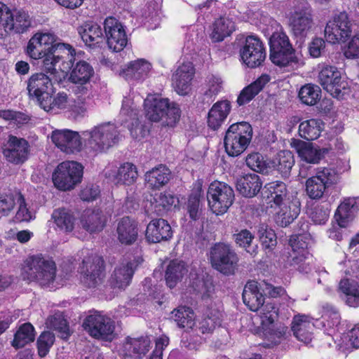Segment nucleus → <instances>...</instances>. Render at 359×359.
<instances>
[{
    "instance_id": "1",
    "label": "nucleus",
    "mask_w": 359,
    "mask_h": 359,
    "mask_svg": "<svg viewBox=\"0 0 359 359\" xmlns=\"http://www.w3.org/2000/svg\"><path fill=\"white\" fill-rule=\"evenodd\" d=\"M58 50H62L65 57L57 65L58 73L55 76V81H62L70 70L69 81L75 84L73 90L80 95H88L90 90V79L94 75L93 67L81 58V53H76L75 49L69 43L58 45Z\"/></svg>"
},
{
    "instance_id": "2",
    "label": "nucleus",
    "mask_w": 359,
    "mask_h": 359,
    "mask_svg": "<svg viewBox=\"0 0 359 359\" xmlns=\"http://www.w3.org/2000/svg\"><path fill=\"white\" fill-rule=\"evenodd\" d=\"M56 36L51 33H36L29 41L27 53L34 60H41V69L53 71L65 57L62 50H58Z\"/></svg>"
},
{
    "instance_id": "3",
    "label": "nucleus",
    "mask_w": 359,
    "mask_h": 359,
    "mask_svg": "<svg viewBox=\"0 0 359 359\" xmlns=\"http://www.w3.org/2000/svg\"><path fill=\"white\" fill-rule=\"evenodd\" d=\"M86 151L96 156L105 152L116 144L119 133L116 126L111 123H102L82 133Z\"/></svg>"
},
{
    "instance_id": "4",
    "label": "nucleus",
    "mask_w": 359,
    "mask_h": 359,
    "mask_svg": "<svg viewBox=\"0 0 359 359\" xmlns=\"http://www.w3.org/2000/svg\"><path fill=\"white\" fill-rule=\"evenodd\" d=\"M56 265L53 259L41 254L32 255L24 262V280L37 281L41 285L54 288Z\"/></svg>"
},
{
    "instance_id": "5",
    "label": "nucleus",
    "mask_w": 359,
    "mask_h": 359,
    "mask_svg": "<svg viewBox=\"0 0 359 359\" xmlns=\"http://www.w3.org/2000/svg\"><path fill=\"white\" fill-rule=\"evenodd\" d=\"M146 116L153 122L162 121L163 124L173 127L180 121L179 105L167 98L147 97L144 100Z\"/></svg>"
},
{
    "instance_id": "6",
    "label": "nucleus",
    "mask_w": 359,
    "mask_h": 359,
    "mask_svg": "<svg viewBox=\"0 0 359 359\" xmlns=\"http://www.w3.org/2000/svg\"><path fill=\"white\" fill-rule=\"evenodd\" d=\"M252 138V128L248 122L233 123L226 132L224 143L226 153L238 156L249 146Z\"/></svg>"
},
{
    "instance_id": "7",
    "label": "nucleus",
    "mask_w": 359,
    "mask_h": 359,
    "mask_svg": "<svg viewBox=\"0 0 359 359\" xmlns=\"http://www.w3.org/2000/svg\"><path fill=\"white\" fill-rule=\"evenodd\" d=\"M212 266L224 275H232L237 269L239 258L232 246L224 243H215L210 250Z\"/></svg>"
},
{
    "instance_id": "8",
    "label": "nucleus",
    "mask_w": 359,
    "mask_h": 359,
    "mask_svg": "<svg viewBox=\"0 0 359 359\" xmlns=\"http://www.w3.org/2000/svg\"><path fill=\"white\" fill-rule=\"evenodd\" d=\"M270 60L276 65L286 67L297 62L295 50L283 32H276L269 38Z\"/></svg>"
},
{
    "instance_id": "9",
    "label": "nucleus",
    "mask_w": 359,
    "mask_h": 359,
    "mask_svg": "<svg viewBox=\"0 0 359 359\" xmlns=\"http://www.w3.org/2000/svg\"><path fill=\"white\" fill-rule=\"evenodd\" d=\"M234 196L233 189L219 181L212 182L207 191L208 205L216 215L225 213L233 204Z\"/></svg>"
},
{
    "instance_id": "10",
    "label": "nucleus",
    "mask_w": 359,
    "mask_h": 359,
    "mask_svg": "<svg viewBox=\"0 0 359 359\" xmlns=\"http://www.w3.org/2000/svg\"><path fill=\"white\" fill-rule=\"evenodd\" d=\"M83 166L75 161L60 163L53 174V182L56 188L62 191L71 190L81 182Z\"/></svg>"
},
{
    "instance_id": "11",
    "label": "nucleus",
    "mask_w": 359,
    "mask_h": 359,
    "mask_svg": "<svg viewBox=\"0 0 359 359\" xmlns=\"http://www.w3.org/2000/svg\"><path fill=\"white\" fill-rule=\"evenodd\" d=\"M339 175L332 168H318L316 175L307 179L306 192L308 196L314 200L323 197L327 189L338 181Z\"/></svg>"
},
{
    "instance_id": "12",
    "label": "nucleus",
    "mask_w": 359,
    "mask_h": 359,
    "mask_svg": "<svg viewBox=\"0 0 359 359\" xmlns=\"http://www.w3.org/2000/svg\"><path fill=\"white\" fill-rule=\"evenodd\" d=\"M43 70L49 75L43 73L36 74L29 79L27 83V90L29 97L35 99L39 105H41V101L45 100L44 94L53 95L54 93L53 83L61 82L55 81L54 79L58 73L57 67H55V69L53 71Z\"/></svg>"
},
{
    "instance_id": "13",
    "label": "nucleus",
    "mask_w": 359,
    "mask_h": 359,
    "mask_svg": "<svg viewBox=\"0 0 359 359\" xmlns=\"http://www.w3.org/2000/svg\"><path fill=\"white\" fill-rule=\"evenodd\" d=\"M81 282L88 287H94L104 276V262L95 254L85 257L79 266Z\"/></svg>"
},
{
    "instance_id": "14",
    "label": "nucleus",
    "mask_w": 359,
    "mask_h": 359,
    "mask_svg": "<svg viewBox=\"0 0 359 359\" xmlns=\"http://www.w3.org/2000/svg\"><path fill=\"white\" fill-rule=\"evenodd\" d=\"M83 327L96 339L111 341L114 337V322L99 312L88 316L83 323Z\"/></svg>"
},
{
    "instance_id": "15",
    "label": "nucleus",
    "mask_w": 359,
    "mask_h": 359,
    "mask_svg": "<svg viewBox=\"0 0 359 359\" xmlns=\"http://www.w3.org/2000/svg\"><path fill=\"white\" fill-rule=\"evenodd\" d=\"M103 26L109 49L115 53L122 51L128 41L126 27L114 17H107L103 22Z\"/></svg>"
},
{
    "instance_id": "16",
    "label": "nucleus",
    "mask_w": 359,
    "mask_h": 359,
    "mask_svg": "<svg viewBox=\"0 0 359 359\" xmlns=\"http://www.w3.org/2000/svg\"><path fill=\"white\" fill-rule=\"evenodd\" d=\"M142 262L143 259L140 256L124 257L111 276V286L123 290L127 287L131 283L135 271Z\"/></svg>"
},
{
    "instance_id": "17",
    "label": "nucleus",
    "mask_w": 359,
    "mask_h": 359,
    "mask_svg": "<svg viewBox=\"0 0 359 359\" xmlns=\"http://www.w3.org/2000/svg\"><path fill=\"white\" fill-rule=\"evenodd\" d=\"M242 62L250 68L260 66L264 61L266 53L262 41L255 35L245 38L244 44L240 49Z\"/></svg>"
},
{
    "instance_id": "18",
    "label": "nucleus",
    "mask_w": 359,
    "mask_h": 359,
    "mask_svg": "<svg viewBox=\"0 0 359 359\" xmlns=\"http://www.w3.org/2000/svg\"><path fill=\"white\" fill-rule=\"evenodd\" d=\"M318 80L323 88L338 99L344 95L347 83L342 79L341 72L332 65H324L318 74Z\"/></svg>"
},
{
    "instance_id": "19",
    "label": "nucleus",
    "mask_w": 359,
    "mask_h": 359,
    "mask_svg": "<svg viewBox=\"0 0 359 359\" xmlns=\"http://www.w3.org/2000/svg\"><path fill=\"white\" fill-rule=\"evenodd\" d=\"M299 3L290 18V25L295 36L305 37L313 25L311 9L310 6L303 0H294L293 4Z\"/></svg>"
},
{
    "instance_id": "20",
    "label": "nucleus",
    "mask_w": 359,
    "mask_h": 359,
    "mask_svg": "<svg viewBox=\"0 0 359 359\" xmlns=\"http://www.w3.org/2000/svg\"><path fill=\"white\" fill-rule=\"evenodd\" d=\"M351 33V24L346 13L341 12L325 29V36L331 43L344 41Z\"/></svg>"
},
{
    "instance_id": "21",
    "label": "nucleus",
    "mask_w": 359,
    "mask_h": 359,
    "mask_svg": "<svg viewBox=\"0 0 359 359\" xmlns=\"http://www.w3.org/2000/svg\"><path fill=\"white\" fill-rule=\"evenodd\" d=\"M139 111L138 107L133 100L123 99L120 116L123 118V123L126 124L131 135L135 139L144 136L143 127L138 118Z\"/></svg>"
},
{
    "instance_id": "22",
    "label": "nucleus",
    "mask_w": 359,
    "mask_h": 359,
    "mask_svg": "<svg viewBox=\"0 0 359 359\" xmlns=\"http://www.w3.org/2000/svg\"><path fill=\"white\" fill-rule=\"evenodd\" d=\"M149 345L147 337H128L118 348V353L123 359H140L148 352Z\"/></svg>"
},
{
    "instance_id": "23",
    "label": "nucleus",
    "mask_w": 359,
    "mask_h": 359,
    "mask_svg": "<svg viewBox=\"0 0 359 359\" xmlns=\"http://www.w3.org/2000/svg\"><path fill=\"white\" fill-rule=\"evenodd\" d=\"M53 142L61 151L67 154L79 151L81 149V136L70 130H55L51 133Z\"/></svg>"
},
{
    "instance_id": "24",
    "label": "nucleus",
    "mask_w": 359,
    "mask_h": 359,
    "mask_svg": "<svg viewBox=\"0 0 359 359\" xmlns=\"http://www.w3.org/2000/svg\"><path fill=\"white\" fill-rule=\"evenodd\" d=\"M276 206L278 208V210L275 213L274 219L281 227L290 224L300 213L301 203L297 197H291L290 200Z\"/></svg>"
},
{
    "instance_id": "25",
    "label": "nucleus",
    "mask_w": 359,
    "mask_h": 359,
    "mask_svg": "<svg viewBox=\"0 0 359 359\" xmlns=\"http://www.w3.org/2000/svg\"><path fill=\"white\" fill-rule=\"evenodd\" d=\"M194 75V68L190 62L182 64L177 69L172 77V85L177 94H188Z\"/></svg>"
},
{
    "instance_id": "26",
    "label": "nucleus",
    "mask_w": 359,
    "mask_h": 359,
    "mask_svg": "<svg viewBox=\"0 0 359 359\" xmlns=\"http://www.w3.org/2000/svg\"><path fill=\"white\" fill-rule=\"evenodd\" d=\"M107 221V215L99 208L86 209L80 217L81 226L90 233L102 231Z\"/></svg>"
},
{
    "instance_id": "27",
    "label": "nucleus",
    "mask_w": 359,
    "mask_h": 359,
    "mask_svg": "<svg viewBox=\"0 0 359 359\" xmlns=\"http://www.w3.org/2000/svg\"><path fill=\"white\" fill-rule=\"evenodd\" d=\"M151 64L145 59H137L130 62L122 70V76L128 81L142 82L149 76Z\"/></svg>"
},
{
    "instance_id": "28",
    "label": "nucleus",
    "mask_w": 359,
    "mask_h": 359,
    "mask_svg": "<svg viewBox=\"0 0 359 359\" xmlns=\"http://www.w3.org/2000/svg\"><path fill=\"white\" fill-rule=\"evenodd\" d=\"M172 235L170 225L163 219H153L147 225L146 238L150 243H156L167 241L172 237Z\"/></svg>"
},
{
    "instance_id": "29",
    "label": "nucleus",
    "mask_w": 359,
    "mask_h": 359,
    "mask_svg": "<svg viewBox=\"0 0 359 359\" xmlns=\"http://www.w3.org/2000/svg\"><path fill=\"white\" fill-rule=\"evenodd\" d=\"M262 285L255 280H250L245 285L243 292V303L252 311H257L264 303Z\"/></svg>"
},
{
    "instance_id": "30",
    "label": "nucleus",
    "mask_w": 359,
    "mask_h": 359,
    "mask_svg": "<svg viewBox=\"0 0 359 359\" xmlns=\"http://www.w3.org/2000/svg\"><path fill=\"white\" fill-rule=\"evenodd\" d=\"M231 102L227 100L215 102L208 114V126L212 130H217L224 122L231 111Z\"/></svg>"
},
{
    "instance_id": "31",
    "label": "nucleus",
    "mask_w": 359,
    "mask_h": 359,
    "mask_svg": "<svg viewBox=\"0 0 359 359\" xmlns=\"http://www.w3.org/2000/svg\"><path fill=\"white\" fill-rule=\"evenodd\" d=\"M262 187L259 176L255 173L243 175L237 180L236 188L243 196L252 198L255 196Z\"/></svg>"
},
{
    "instance_id": "32",
    "label": "nucleus",
    "mask_w": 359,
    "mask_h": 359,
    "mask_svg": "<svg viewBox=\"0 0 359 359\" xmlns=\"http://www.w3.org/2000/svg\"><path fill=\"white\" fill-rule=\"evenodd\" d=\"M359 210V201L356 198H348L341 203L334 215L339 226L342 228L348 226L353 219L355 213Z\"/></svg>"
},
{
    "instance_id": "33",
    "label": "nucleus",
    "mask_w": 359,
    "mask_h": 359,
    "mask_svg": "<svg viewBox=\"0 0 359 359\" xmlns=\"http://www.w3.org/2000/svg\"><path fill=\"white\" fill-rule=\"evenodd\" d=\"M77 30L83 41L90 47H95L102 41V29L96 22H86Z\"/></svg>"
},
{
    "instance_id": "34",
    "label": "nucleus",
    "mask_w": 359,
    "mask_h": 359,
    "mask_svg": "<svg viewBox=\"0 0 359 359\" xmlns=\"http://www.w3.org/2000/svg\"><path fill=\"white\" fill-rule=\"evenodd\" d=\"M22 21L20 14L15 15L6 4L0 2V38L8 30L19 32Z\"/></svg>"
},
{
    "instance_id": "35",
    "label": "nucleus",
    "mask_w": 359,
    "mask_h": 359,
    "mask_svg": "<svg viewBox=\"0 0 359 359\" xmlns=\"http://www.w3.org/2000/svg\"><path fill=\"white\" fill-rule=\"evenodd\" d=\"M264 193L269 202L275 205L291 199L294 196H290L286 184L281 181H274L264 186Z\"/></svg>"
},
{
    "instance_id": "36",
    "label": "nucleus",
    "mask_w": 359,
    "mask_h": 359,
    "mask_svg": "<svg viewBox=\"0 0 359 359\" xmlns=\"http://www.w3.org/2000/svg\"><path fill=\"white\" fill-rule=\"evenodd\" d=\"M116 231L118 239L122 244L131 245L137 240V224L128 217H124L118 222Z\"/></svg>"
},
{
    "instance_id": "37",
    "label": "nucleus",
    "mask_w": 359,
    "mask_h": 359,
    "mask_svg": "<svg viewBox=\"0 0 359 359\" xmlns=\"http://www.w3.org/2000/svg\"><path fill=\"white\" fill-rule=\"evenodd\" d=\"M313 324L309 321V317L305 315H297L293 318L292 323V330L294 337L304 343H309L311 341Z\"/></svg>"
},
{
    "instance_id": "38",
    "label": "nucleus",
    "mask_w": 359,
    "mask_h": 359,
    "mask_svg": "<svg viewBox=\"0 0 359 359\" xmlns=\"http://www.w3.org/2000/svg\"><path fill=\"white\" fill-rule=\"evenodd\" d=\"M235 29V22L231 18L226 16L220 17L215 20L212 24L210 38L213 42L222 41L226 37L230 36Z\"/></svg>"
},
{
    "instance_id": "39",
    "label": "nucleus",
    "mask_w": 359,
    "mask_h": 359,
    "mask_svg": "<svg viewBox=\"0 0 359 359\" xmlns=\"http://www.w3.org/2000/svg\"><path fill=\"white\" fill-rule=\"evenodd\" d=\"M170 173L167 167L161 165L146 172L145 181L151 189H160L169 182Z\"/></svg>"
},
{
    "instance_id": "40",
    "label": "nucleus",
    "mask_w": 359,
    "mask_h": 359,
    "mask_svg": "<svg viewBox=\"0 0 359 359\" xmlns=\"http://www.w3.org/2000/svg\"><path fill=\"white\" fill-rule=\"evenodd\" d=\"M269 81V75L262 74L241 92L237 99L238 104L241 106L249 102L263 89Z\"/></svg>"
},
{
    "instance_id": "41",
    "label": "nucleus",
    "mask_w": 359,
    "mask_h": 359,
    "mask_svg": "<svg viewBox=\"0 0 359 359\" xmlns=\"http://www.w3.org/2000/svg\"><path fill=\"white\" fill-rule=\"evenodd\" d=\"M187 272L188 269L184 262L177 259L171 261L167 266L165 275L168 286L170 288L175 287Z\"/></svg>"
},
{
    "instance_id": "42",
    "label": "nucleus",
    "mask_w": 359,
    "mask_h": 359,
    "mask_svg": "<svg viewBox=\"0 0 359 359\" xmlns=\"http://www.w3.org/2000/svg\"><path fill=\"white\" fill-rule=\"evenodd\" d=\"M137 170L135 165L130 163H126L114 172L112 175L113 182L116 184L130 185L137 178Z\"/></svg>"
},
{
    "instance_id": "43",
    "label": "nucleus",
    "mask_w": 359,
    "mask_h": 359,
    "mask_svg": "<svg viewBox=\"0 0 359 359\" xmlns=\"http://www.w3.org/2000/svg\"><path fill=\"white\" fill-rule=\"evenodd\" d=\"M324 123L320 119L311 118L302 122L299 126L301 137L312 141L318 139L323 129Z\"/></svg>"
},
{
    "instance_id": "44",
    "label": "nucleus",
    "mask_w": 359,
    "mask_h": 359,
    "mask_svg": "<svg viewBox=\"0 0 359 359\" xmlns=\"http://www.w3.org/2000/svg\"><path fill=\"white\" fill-rule=\"evenodd\" d=\"M45 100L41 101L40 107L46 111H55L58 109H68L70 106L67 94L65 92L58 93L54 97L52 95L44 94Z\"/></svg>"
},
{
    "instance_id": "45",
    "label": "nucleus",
    "mask_w": 359,
    "mask_h": 359,
    "mask_svg": "<svg viewBox=\"0 0 359 359\" xmlns=\"http://www.w3.org/2000/svg\"><path fill=\"white\" fill-rule=\"evenodd\" d=\"M172 318L177 326L186 330H192L195 326V315L193 310L187 306H180L172 312Z\"/></svg>"
},
{
    "instance_id": "46",
    "label": "nucleus",
    "mask_w": 359,
    "mask_h": 359,
    "mask_svg": "<svg viewBox=\"0 0 359 359\" xmlns=\"http://www.w3.org/2000/svg\"><path fill=\"white\" fill-rule=\"evenodd\" d=\"M177 198L169 193L156 194L151 200L150 205L151 210L157 215H162L171 208L172 205L175 206Z\"/></svg>"
},
{
    "instance_id": "47",
    "label": "nucleus",
    "mask_w": 359,
    "mask_h": 359,
    "mask_svg": "<svg viewBox=\"0 0 359 359\" xmlns=\"http://www.w3.org/2000/svg\"><path fill=\"white\" fill-rule=\"evenodd\" d=\"M272 166L282 176L287 177L294 164V155L288 150L280 151L271 161Z\"/></svg>"
},
{
    "instance_id": "48",
    "label": "nucleus",
    "mask_w": 359,
    "mask_h": 359,
    "mask_svg": "<svg viewBox=\"0 0 359 359\" xmlns=\"http://www.w3.org/2000/svg\"><path fill=\"white\" fill-rule=\"evenodd\" d=\"M339 290L344 294V301L347 305L352 307L359 306V284L348 279L341 280L339 283Z\"/></svg>"
},
{
    "instance_id": "49",
    "label": "nucleus",
    "mask_w": 359,
    "mask_h": 359,
    "mask_svg": "<svg viewBox=\"0 0 359 359\" xmlns=\"http://www.w3.org/2000/svg\"><path fill=\"white\" fill-rule=\"evenodd\" d=\"M222 322V313L216 310H208L198 321L197 329L203 334L212 332Z\"/></svg>"
},
{
    "instance_id": "50",
    "label": "nucleus",
    "mask_w": 359,
    "mask_h": 359,
    "mask_svg": "<svg viewBox=\"0 0 359 359\" xmlns=\"http://www.w3.org/2000/svg\"><path fill=\"white\" fill-rule=\"evenodd\" d=\"M22 146L21 140L10 135L6 144L4 145L3 153L7 161L18 164L21 161Z\"/></svg>"
},
{
    "instance_id": "51",
    "label": "nucleus",
    "mask_w": 359,
    "mask_h": 359,
    "mask_svg": "<svg viewBox=\"0 0 359 359\" xmlns=\"http://www.w3.org/2000/svg\"><path fill=\"white\" fill-rule=\"evenodd\" d=\"M259 316L261 323L265 331H274V323L278 318V309L274 304L267 302L261 306Z\"/></svg>"
},
{
    "instance_id": "52",
    "label": "nucleus",
    "mask_w": 359,
    "mask_h": 359,
    "mask_svg": "<svg viewBox=\"0 0 359 359\" xmlns=\"http://www.w3.org/2000/svg\"><path fill=\"white\" fill-rule=\"evenodd\" d=\"M223 88V81L222 79L216 75H208L205 80L203 86V100L209 102L217 95Z\"/></svg>"
},
{
    "instance_id": "53",
    "label": "nucleus",
    "mask_w": 359,
    "mask_h": 359,
    "mask_svg": "<svg viewBox=\"0 0 359 359\" xmlns=\"http://www.w3.org/2000/svg\"><path fill=\"white\" fill-rule=\"evenodd\" d=\"M202 196V188L201 186H198V187L193 190L192 193L190 194L189 197L187 205V209L189 217L192 220H198L201 217L202 212L201 198Z\"/></svg>"
},
{
    "instance_id": "54",
    "label": "nucleus",
    "mask_w": 359,
    "mask_h": 359,
    "mask_svg": "<svg viewBox=\"0 0 359 359\" xmlns=\"http://www.w3.org/2000/svg\"><path fill=\"white\" fill-rule=\"evenodd\" d=\"M320 93L321 90L318 86L308 83L300 88L298 97L303 104L313 106L320 100Z\"/></svg>"
},
{
    "instance_id": "55",
    "label": "nucleus",
    "mask_w": 359,
    "mask_h": 359,
    "mask_svg": "<svg viewBox=\"0 0 359 359\" xmlns=\"http://www.w3.org/2000/svg\"><path fill=\"white\" fill-rule=\"evenodd\" d=\"M47 327L59 332L60 337L67 339L70 335L69 328L67 320L60 312L54 313L48 318Z\"/></svg>"
},
{
    "instance_id": "56",
    "label": "nucleus",
    "mask_w": 359,
    "mask_h": 359,
    "mask_svg": "<svg viewBox=\"0 0 359 359\" xmlns=\"http://www.w3.org/2000/svg\"><path fill=\"white\" fill-rule=\"evenodd\" d=\"M298 154L301 159L309 163H318L323 157L320 149L311 144H304L298 149Z\"/></svg>"
},
{
    "instance_id": "57",
    "label": "nucleus",
    "mask_w": 359,
    "mask_h": 359,
    "mask_svg": "<svg viewBox=\"0 0 359 359\" xmlns=\"http://www.w3.org/2000/svg\"><path fill=\"white\" fill-rule=\"evenodd\" d=\"M52 217L57 226L65 231H72L74 228V217L71 212L65 209L54 210Z\"/></svg>"
},
{
    "instance_id": "58",
    "label": "nucleus",
    "mask_w": 359,
    "mask_h": 359,
    "mask_svg": "<svg viewBox=\"0 0 359 359\" xmlns=\"http://www.w3.org/2000/svg\"><path fill=\"white\" fill-rule=\"evenodd\" d=\"M258 235L262 248L269 252L272 251L277 244L276 235L274 231L269 228L268 226L262 224L259 227Z\"/></svg>"
},
{
    "instance_id": "59",
    "label": "nucleus",
    "mask_w": 359,
    "mask_h": 359,
    "mask_svg": "<svg viewBox=\"0 0 359 359\" xmlns=\"http://www.w3.org/2000/svg\"><path fill=\"white\" fill-rule=\"evenodd\" d=\"M55 342V335L49 331L43 332L37 339L38 353L40 357L46 356Z\"/></svg>"
},
{
    "instance_id": "60",
    "label": "nucleus",
    "mask_w": 359,
    "mask_h": 359,
    "mask_svg": "<svg viewBox=\"0 0 359 359\" xmlns=\"http://www.w3.org/2000/svg\"><path fill=\"white\" fill-rule=\"evenodd\" d=\"M246 165L252 170L257 172L267 171V164L263 156L259 153H252L246 158Z\"/></svg>"
},
{
    "instance_id": "61",
    "label": "nucleus",
    "mask_w": 359,
    "mask_h": 359,
    "mask_svg": "<svg viewBox=\"0 0 359 359\" xmlns=\"http://www.w3.org/2000/svg\"><path fill=\"white\" fill-rule=\"evenodd\" d=\"M330 212V209L328 203L319 205L312 210L311 218L316 224H324L328 219Z\"/></svg>"
},
{
    "instance_id": "62",
    "label": "nucleus",
    "mask_w": 359,
    "mask_h": 359,
    "mask_svg": "<svg viewBox=\"0 0 359 359\" xmlns=\"http://www.w3.org/2000/svg\"><path fill=\"white\" fill-rule=\"evenodd\" d=\"M322 318L327 321L330 327L337 326L340 322V315L333 306L325 304L323 307Z\"/></svg>"
},
{
    "instance_id": "63",
    "label": "nucleus",
    "mask_w": 359,
    "mask_h": 359,
    "mask_svg": "<svg viewBox=\"0 0 359 359\" xmlns=\"http://www.w3.org/2000/svg\"><path fill=\"white\" fill-rule=\"evenodd\" d=\"M233 236L236 243L238 245L245 248L248 252H250L251 255L257 254L255 250H253L251 252L250 250L247 249V248L250 247V243L253 239V236L248 230H242L239 233L234 234Z\"/></svg>"
},
{
    "instance_id": "64",
    "label": "nucleus",
    "mask_w": 359,
    "mask_h": 359,
    "mask_svg": "<svg viewBox=\"0 0 359 359\" xmlns=\"http://www.w3.org/2000/svg\"><path fill=\"white\" fill-rule=\"evenodd\" d=\"M309 236L306 234L293 235L290 238V245L292 251L304 250L308 248L309 243Z\"/></svg>"
}]
</instances>
